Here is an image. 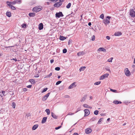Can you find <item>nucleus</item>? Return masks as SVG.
I'll list each match as a JSON object with an SVG mask.
<instances>
[{
  "label": "nucleus",
  "mask_w": 135,
  "mask_h": 135,
  "mask_svg": "<svg viewBox=\"0 0 135 135\" xmlns=\"http://www.w3.org/2000/svg\"><path fill=\"white\" fill-rule=\"evenodd\" d=\"M42 9V7L41 6H37L33 7L32 10L33 12H37L40 11Z\"/></svg>",
  "instance_id": "f257e3e1"
},
{
  "label": "nucleus",
  "mask_w": 135,
  "mask_h": 135,
  "mask_svg": "<svg viewBox=\"0 0 135 135\" xmlns=\"http://www.w3.org/2000/svg\"><path fill=\"white\" fill-rule=\"evenodd\" d=\"M111 17L110 16H107V17L106 19H104L103 21V22L105 24H108L110 23L109 21L107 19H108L109 20Z\"/></svg>",
  "instance_id": "f03ea898"
},
{
  "label": "nucleus",
  "mask_w": 135,
  "mask_h": 135,
  "mask_svg": "<svg viewBox=\"0 0 135 135\" xmlns=\"http://www.w3.org/2000/svg\"><path fill=\"white\" fill-rule=\"evenodd\" d=\"M130 15L132 17H135V11H134L133 9H131L130 10Z\"/></svg>",
  "instance_id": "7ed1b4c3"
},
{
  "label": "nucleus",
  "mask_w": 135,
  "mask_h": 135,
  "mask_svg": "<svg viewBox=\"0 0 135 135\" xmlns=\"http://www.w3.org/2000/svg\"><path fill=\"white\" fill-rule=\"evenodd\" d=\"M56 17L60 18V17H62L64 15L61 12H59L56 13L55 14Z\"/></svg>",
  "instance_id": "20e7f679"
},
{
  "label": "nucleus",
  "mask_w": 135,
  "mask_h": 135,
  "mask_svg": "<svg viewBox=\"0 0 135 135\" xmlns=\"http://www.w3.org/2000/svg\"><path fill=\"white\" fill-rule=\"evenodd\" d=\"M109 75V74L108 73H106L101 76L99 78V80H103L105 78L108 77Z\"/></svg>",
  "instance_id": "39448f33"
},
{
  "label": "nucleus",
  "mask_w": 135,
  "mask_h": 135,
  "mask_svg": "<svg viewBox=\"0 0 135 135\" xmlns=\"http://www.w3.org/2000/svg\"><path fill=\"white\" fill-rule=\"evenodd\" d=\"M125 75L127 76H128L130 75L131 73L130 71L129 70L128 68H126L124 70Z\"/></svg>",
  "instance_id": "423d86ee"
},
{
  "label": "nucleus",
  "mask_w": 135,
  "mask_h": 135,
  "mask_svg": "<svg viewBox=\"0 0 135 135\" xmlns=\"http://www.w3.org/2000/svg\"><path fill=\"white\" fill-rule=\"evenodd\" d=\"M50 93H48L47 94L44 96L42 99V100L43 101H45L49 96Z\"/></svg>",
  "instance_id": "0eeeda50"
},
{
  "label": "nucleus",
  "mask_w": 135,
  "mask_h": 135,
  "mask_svg": "<svg viewBox=\"0 0 135 135\" xmlns=\"http://www.w3.org/2000/svg\"><path fill=\"white\" fill-rule=\"evenodd\" d=\"M84 111L85 112V116H88L90 114V111L88 109H85L84 110Z\"/></svg>",
  "instance_id": "6e6552de"
},
{
  "label": "nucleus",
  "mask_w": 135,
  "mask_h": 135,
  "mask_svg": "<svg viewBox=\"0 0 135 135\" xmlns=\"http://www.w3.org/2000/svg\"><path fill=\"white\" fill-rule=\"evenodd\" d=\"M76 82H74L72 83L68 87L69 89H71L75 87L76 86L75 85Z\"/></svg>",
  "instance_id": "1a4fd4ad"
},
{
  "label": "nucleus",
  "mask_w": 135,
  "mask_h": 135,
  "mask_svg": "<svg viewBox=\"0 0 135 135\" xmlns=\"http://www.w3.org/2000/svg\"><path fill=\"white\" fill-rule=\"evenodd\" d=\"M91 129L89 128H87L85 130V132L87 134L90 133L91 132Z\"/></svg>",
  "instance_id": "9d476101"
},
{
  "label": "nucleus",
  "mask_w": 135,
  "mask_h": 135,
  "mask_svg": "<svg viewBox=\"0 0 135 135\" xmlns=\"http://www.w3.org/2000/svg\"><path fill=\"white\" fill-rule=\"evenodd\" d=\"M36 13L34 12L30 13L28 14V16L30 17H33L35 16Z\"/></svg>",
  "instance_id": "9b49d317"
},
{
  "label": "nucleus",
  "mask_w": 135,
  "mask_h": 135,
  "mask_svg": "<svg viewBox=\"0 0 135 135\" xmlns=\"http://www.w3.org/2000/svg\"><path fill=\"white\" fill-rule=\"evenodd\" d=\"M43 28V24L42 23H40L38 26V29L39 30H42Z\"/></svg>",
  "instance_id": "f8f14e48"
},
{
  "label": "nucleus",
  "mask_w": 135,
  "mask_h": 135,
  "mask_svg": "<svg viewBox=\"0 0 135 135\" xmlns=\"http://www.w3.org/2000/svg\"><path fill=\"white\" fill-rule=\"evenodd\" d=\"M6 15L8 17H10L11 16V12L9 11H7L6 13Z\"/></svg>",
  "instance_id": "ddd939ff"
},
{
  "label": "nucleus",
  "mask_w": 135,
  "mask_h": 135,
  "mask_svg": "<svg viewBox=\"0 0 135 135\" xmlns=\"http://www.w3.org/2000/svg\"><path fill=\"white\" fill-rule=\"evenodd\" d=\"M47 117H44L43 118L41 121V123H45L47 120Z\"/></svg>",
  "instance_id": "4468645a"
},
{
  "label": "nucleus",
  "mask_w": 135,
  "mask_h": 135,
  "mask_svg": "<svg viewBox=\"0 0 135 135\" xmlns=\"http://www.w3.org/2000/svg\"><path fill=\"white\" fill-rule=\"evenodd\" d=\"M98 50L99 51H102L104 52H106V50L103 47H100L98 49Z\"/></svg>",
  "instance_id": "2eb2a0df"
},
{
  "label": "nucleus",
  "mask_w": 135,
  "mask_h": 135,
  "mask_svg": "<svg viewBox=\"0 0 135 135\" xmlns=\"http://www.w3.org/2000/svg\"><path fill=\"white\" fill-rule=\"evenodd\" d=\"M122 35V33L120 32H116L114 33V35L116 36H118Z\"/></svg>",
  "instance_id": "dca6fc26"
},
{
  "label": "nucleus",
  "mask_w": 135,
  "mask_h": 135,
  "mask_svg": "<svg viewBox=\"0 0 135 135\" xmlns=\"http://www.w3.org/2000/svg\"><path fill=\"white\" fill-rule=\"evenodd\" d=\"M86 95H84L83 97H82L80 101L81 102H84L85 100L86 99Z\"/></svg>",
  "instance_id": "f3484780"
},
{
  "label": "nucleus",
  "mask_w": 135,
  "mask_h": 135,
  "mask_svg": "<svg viewBox=\"0 0 135 135\" xmlns=\"http://www.w3.org/2000/svg\"><path fill=\"white\" fill-rule=\"evenodd\" d=\"M6 3L7 5L9 6V7L10 8L12 5L11 2L7 1Z\"/></svg>",
  "instance_id": "a211bd4d"
},
{
  "label": "nucleus",
  "mask_w": 135,
  "mask_h": 135,
  "mask_svg": "<svg viewBox=\"0 0 135 135\" xmlns=\"http://www.w3.org/2000/svg\"><path fill=\"white\" fill-rule=\"evenodd\" d=\"M38 127V124H36L34 125L32 128V129L33 130H35Z\"/></svg>",
  "instance_id": "6ab92c4d"
},
{
  "label": "nucleus",
  "mask_w": 135,
  "mask_h": 135,
  "mask_svg": "<svg viewBox=\"0 0 135 135\" xmlns=\"http://www.w3.org/2000/svg\"><path fill=\"white\" fill-rule=\"evenodd\" d=\"M51 116L52 117L55 118L57 119V116L53 112H52L51 113Z\"/></svg>",
  "instance_id": "aec40b11"
},
{
  "label": "nucleus",
  "mask_w": 135,
  "mask_h": 135,
  "mask_svg": "<svg viewBox=\"0 0 135 135\" xmlns=\"http://www.w3.org/2000/svg\"><path fill=\"white\" fill-rule=\"evenodd\" d=\"M113 103L115 104H120L122 103V102L120 101H118V100H115L113 102Z\"/></svg>",
  "instance_id": "412c9836"
},
{
  "label": "nucleus",
  "mask_w": 135,
  "mask_h": 135,
  "mask_svg": "<svg viewBox=\"0 0 135 135\" xmlns=\"http://www.w3.org/2000/svg\"><path fill=\"white\" fill-rule=\"evenodd\" d=\"M83 106L85 108H91V107H89L88 104H84L83 105Z\"/></svg>",
  "instance_id": "4be33fe9"
},
{
  "label": "nucleus",
  "mask_w": 135,
  "mask_h": 135,
  "mask_svg": "<svg viewBox=\"0 0 135 135\" xmlns=\"http://www.w3.org/2000/svg\"><path fill=\"white\" fill-rule=\"evenodd\" d=\"M16 4H20L22 3V0H15Z\"/></svg>",
  "instance_id": "5701e85b"
},
{
  "label": "nucleus",
  "mask_w": 135,
  "mask_h": 135,
  "mask_svg": "<svg viewBox=\"0 0 135 135\" xmlns=\"http://www.w3.org/2000/svg\"><path fill=\"white\" fill-rule=\"evenodd\" d=\"M84 54V52H83V51H81L80 52H79L77 53V55L78 56H80L82 55L83 54Z\"/></svg>",
  "instance_id": "b1692460"
},
{
  "label": "nucleus",
  "mask_w": 135,
  "mask_h": 135,
  "mask_svg": "<svg viewBox=\"0 0 135 135\" xmlns=\"http://www.w3.org/2000/svg\"><path fill=\"white\" fill-rule=\"evenodd\" d=\"M66 38L64 36H60V39L61 40H64L66 39Z\"/></svg>",
  "instance_id": "393cba45"
},
{
  "label": "nucleus",
  "mask_w": 135,
  "mask_h": 135,
  "mask_svg": "<svg viewBox=\"0 0 135 135\" xmlns=\"http://www.w3.org/2000/svg\"><path fill=\"white\" fill-rule=\"evenodd\" d=\"M45 111L47 113V115H49L50 114V112L49 109H47Z\"/></svg>",
  "instance_id": "a878e982"
},
{
  "label": "nucleus",
  "mask_w": 135,
  "mask_h": 135,
  "mask_svg": "<svg viewBox=\"0 0 135 135\" xmlns=\"http://www.w3.org/2000/svg\"><path fill=\"white\" fill-rule=\"evenodd\" d=\"M59 4L58 2L56 3L54 5V6L55 7H58L60 6H59Z\"/></svg>",
  "instance_id": "bb28decb"
},
{
  "label": "nucleus",
  "mask_w": 135,
  "mask_h": 135,
  "mask_svg": "<svg viewBox=\"0 0 135 135\" xmlns=\"http://www.w3.org/2000/svg\"><path fill=\"white\" fill-rule=\"evenodd\" d=\"M86 68V67L85 66L81 67L79 69V70L80 71H84Z\"/></svg>",
  "instance_id": "cd10ccee"
},
{
  "label": "nucleus",
  "mask_w": 135,
  "mask_h": 135,
  "mask_svg": "<svg viewBox=\"0 0 135 135\" xmlns=\"http://www.w3.org/2000/svg\"><path fill=\"white\" fill-rule=\"evenodd\" d=\"M71 3H69L66 6V8H69L71 6Z\"/></svg>",
  "instance_id": "c85d7f7f"
},
{
  "label": "nucleus",
  "mask_w": 135,
  "mask_h": 135,
  "mask_svg": "<svg viewBox=\"0 0 135 135\" xmlns=\"http://www.w3.org/2000/svg\"><path fill=\"white\" fill-rule=\"evenodd\" d=\"M12 105L13 108H15L16 106V104L15 102H13L12 103Z\"/></svg>",
  "instance_id": "c756f323"
},
{
  "label": "nucleus",
  "mask_w": 135,
  "mask_h": 135,
  "mask_svg": "<svg viewBox=\"0 0 135 135\" xmlns=\"http://www.w3.org/2000/svg\"><path fill=\"white\" fill-rule=\"evenodd\" d=\"M48 88H44L43 90L41 92V93H43L45 92L47 90Z\"/></svg>",
  "instance_id": "7c9ffc66"
},
{
  "label": "nucleus",
  "mask_w": 135,
  "mask_h": 135,
  "mask_svg": "<svg viewBox=\"0 0 135 135\" xmlns=\"http://www.w3.org/2000/svg\"><path fill=\"white\" fill-rule=\"evenodd\" d=\"M26 24L25 23H23L22 25V27L24 28H26Z\"/></svg>",
  "instance_id": "2f4dec72"
},
{
  "label": "nucleus",
  "mask_w": 135,
  "mask_h": 135,
  "mask_svg": "<svg viewBox=\"0 0 135 135\" xmlns=\"http://www.w3.org/2000/svg\"><path fill=\"white\" fill-rule=\"evenodd\" d=\"M52 74V73H51L49 75H46V76L45 77V78L50 77L51 76Z\"/></svg>",
  "instance_id": "473e14b6"
},
{
  "label": "nucleus",
  "mask_w": 135,
  "mask_h": 135,
  "mask_svg": "<svg viewBox=\"0 0 135 135\" xmlns=\"http://www.w3.org/2000/svg\"><path fill=\"white\" fill-rule=\"evenodd\" d=\"M99 111L98 110H95L94 112V114L95 115H97L98 114Z\"/></svg>",
  "instance_id": "72a5a7b5"
},
{
  "label": "nucleus",
  "mask_w": 135,
  "mask_h": 135,
  "mask_svg": "<svg viewBox=\"0 0 135 135\" xmlns=\"http://www.w3.org/2000/svg\"><path fill=\"white\" fill-rule=\"evenodd\" d=\"M101 83V81H99L98 82H96L94 83V85H98L99 84Z\"/></svg>",
  "instance_id": "f704fd0d"
},
{
  "label": "nucleus",
  "mask_w": 135,
  "mask_h": 135,
  "mask_svg": "<svg viewBox=\"0 0 135 135\" xmlns=\"http://www.w3.org/2000/svg\"><path fill=\"white\" fill-rule=\"evenodd\" d=\"M30 81L31 83H34L35 82V81L33 79H30L29 80Z\"/></svg>",
  "instance_id": "c9c22d12"
},
{
  "label": "nucleus",
  "mask_w": 135,
  "mask_h": 135,
  "mask_svg": "<svg viewBox=\"0 0 135 135\" xmlns=\"http://www.w3.org/2000/svg\"><path fill=\"white\" fill-rule=\"evenodd\" d=\"M113 59V57L111 58L110 59H109L108 60V62H112V60Z\"/></svg>",
  "instance_id": "e433bc0d"
},
{
  "label": "nucleus",
  "mask_w": 135,
  "mask_h": 135,
  "mask_svg": "<svg viewBox=\"0 0 135 135\" xmlns=\"http://www.w3.org/2000/svg\"><path fill=\"white\" fill-rule=\"evenodd\" d=\"M103 118H100L98 122V124H100V122H102V120H103Z\"/></svg>",
  "instance_id": "4c0bfd02"
},
{
  "label": "nucleus",
  "mask_w": 135,
  "mask_h": 135,
  "mask_svg": "<svg viewBox=\"0 0 135 135\" xmlns=\"http://www.w3.org/2000/svg\"><path fill=\"white\" fill-rule=\"evenodd\" d=\"M61 81H57L56 83V85H57L59 84H60L61 82Z\"/></svg>",
  "instance_id": "58836bf2"
},
{
  "label": "nucleus",
  "mask_w": 135,
  "mask_h": 135,
  "mask_svg": "<svg viewBox=\"0 0 135 135\" xmlns=\"http://www.w3.org/2000/svg\"><path fill=\"white\" fill-rule=\"evenodd\" d=\"M12 9L15 10L16 9V8L12 5L10 7Z\"/></svg>",
  "instance_id": "ea45409f"
},
{
  "label": "nucleus",
  "mask_w": 135,
  "mask_h": 135,
  "mask_svg": "<svg viewBox=\"0 0 135 135\" xmlns=\"http://www.w3.org/2000/svg\"><path fill=\"white\" fill-rule=\"evenodd\" d=\"M67 50L66 49H64L63 50V53H65L67 52Z\"/></svg>",
  "instance_id": "a19ab883"
},
{
  "label": "nucleus",
  "mask_w": 135,
  "mask_h": 135,
  "mask_svg": "<svg viewBox=\"0 0 135 135\" xmlns=\"http://www.w3.org/2000/svg\"><path fill=\"white\" fill-rule=\"evenodd\" d=\"M60 69V68L59 67H56L55 68V70L56 71H59Z\"/></svg>",
  "instance_id": "79ce46f5"
},
{
  "label": "nucleus",
  "mask_w": 135,
  "mask_h": 135,
  "mask_svg": "<svg viewBox=\"0 0 135 135\" xmlns=\"http://www.w3.org/2000/svg\"><path fill=\"white\" fill-rule=\"evenodd\" d=\"M96 118L95 117H93L90 119V120L91 121H94L96 119Z\"/></svg>",
  "instance_id": "37998d69"
},
{
  "label": "nucleus",
  "mask_w": 135,
  "mask_h": 135,
  "mask_svg": "<svg viewBox=\"0 0 135 135\" xmlns=\"http://www.w3.org/2000/svg\"><path fill=\"white\" fill-rule=\"evenodd\" d=\"M12 5H15L16 4V2L15 0H14L13 1L11 2Z\"/></svg>",
  "instance_id": "c03bdc74"
},
{
  "label": "nucleus",
  "mask_w": 135,
  "mask_h": 135,
  "mask_svg": "<svg viewBox=\"0 0 135 135\" xmlns=\"http://www.w3.org/2000/svg\"><path fill=\"white\" fill-rule=\"evenodd\" d=\"M110 90L111 91H112L114 93H116L117 92V90H113L111 89Z\"/></svg>",
  "instance_id": "a18cd8bd"
},
{
  "label": "nucleus",
  "mask_w": 135,
  "mask_h": 135,
  "mask_svg": "<svg viewBox=\"0 0 135 135\" xmlns=\"http://www.w3.org/2000/svg\"><path fill=\"white\" fill-rule=\"evenodd\" d=\"M100 17L102 19H103L104 18V15L103 14H102L100 16Z\"/></svg>",
  "instance_id": "49530a36"
},
{
  "label": "nucleus",
  "mask_w": 135,
  "mask_h": 135,
  "mask_svg": "<svg viewBox=\"0 0 135 135\" xmlns=\"http://www.w3.org/2000/svg\"><path fill=\"white\" fill-rule=\"evenodd\" d=\"M74 114V113H69L67 115H72Z\"/></svg>",
  "instance_id": "de8ad7c7"
},
{
  "label": "nucleus",
  "mask_w": 135,
  "mask_h": 135,
  "mask_svg": "<svg viewBox=\"0 0 135 135\" xmlns=\"http://www.w3.org/2000/svg\"><path fill=\"white\" fill-rule=\"evenodd\" d=\"M39 77V75L37 74H36L34 76V77L35 78H38Z\"/></svg>",
  "instance_id": "09e8293b"
},
{
  "label": "nucleus",
  "mask_w": 135,
  "mask_h": 135,
  "mask_svg": "<svg viewBox=\"0 0 135 135\" xmlns=\"http://www.w3.org/2000/svg\"><path fill=\"white\" fill-rule=\"evenodd\" d=\"M91 40L93 41H94L95 40V36L94 35H93L92 36Z\"/></svg>",
  "instance_id": "8fccbe9b"
},
{
  "label": "nucleus",
  "mask_w": 135,
  "mask_h": 135,
  "mask_svg": "<svg viewBox=\"0 0 135 135\" xmlns=\"http://www.w3.org/2000/svg\"><path fill=\"white\" fill-rule=\"evenodd\" d=\"M48 1H51L53 2H56L58 0H47Z\"/></svg>",
  "instance_id": "3c124183"
},
{
  "label": "nucleus",
  "mask_w": 135,
  "mask_h": 135,
  "mask_svg": "<svg viewBox=\"0 0 135 135\" xmlns=\"http://www.w3.org/2000/svg\"><path fill=\"white\" fill-rule=\"evenodd\" d=\"M61 126H58L57 127H56V128H55V129L56 130H57L59 129H60L61 127Z\"/></svg>",
  "instance_id": "603ef678"
},
{
  "label": "nucleus",
  "mask_w": 135,
  "mask_h": 135,
  "mask_svg": "<svg viewBox=\"0 0 135 135\" xmlns=\"http://www.w3.org/2000/svg\"><path fill=\"white\" fill-rule=\"evenodd\" d=\"M72 41V40H70L68 41V45H70L71 44V43Z\"/></svg>",
  "instance_id": "864d4df0"
},
{
  "label": "nucleus",
  "mask_w": 135,
  "mask_h": 135,
  "mask_svg": "<svg viewBox=\"0 0 135 135\" xmlns=\"http://www.w3.org/2000/svg\"><path fill=\"white\" fill-rule=\"evenodd\" d=\"M105 69H106V70L107 71H109L110 73L111 72V71H110V70L109 69V68H105Z\"/></svg>",
  "instance_id": "5fc2aeb1"
},
{
  "label": "nucleus",
  "mask_w": 135,
  "mask_h": 135,
  "mask_svg": "<svg viewBox=\"0 0 135 135\" xmlns=\"http://www.w3.org/2000/svg\"><path fill=\"white\" fill-rule=\"evenodd\" d=\"M59 4V6H60L62 4V2L59 1V2H57Z\"/></svg>",
  "instance_id": "6e6d98bb"
},
{
  "label": "nucleus",
  "mask_w": 135,
  "mask_h": 135,
  "mask_svg": "<svg viewBox=\"0 0 135 135\" xmlns=\"http://www.w3.org/2000/svg\"><path fill=\"white\" fill-rule=\"evenodd\" d=\"M64 97L65 98H69L70 97V96L68 95H66Z\"/></svg>",
  "instance_id": "4d7b16f0"
},
{
  "label": "nucleus",
  "mask_w": 135,
  "mask_h": 135,
  "mask_svg": "<svg viewBox=\"0 0 135 135\" xmlns=\"http://www.w3.org/2000/svg\"><path fill=\"white\" fill-rule=\"evenodd\" d=\"M32 86V85H28V86H27V88H31Z\"/></svg>",
  "instance_id": "13d9d810"
},
{
  "label": "nucleus",
  "mask_w": 135,
  "mask_h": 135,
  "mask_svg": "<svg viewBox=\"0 0 135 135\" xmlns=\"http://www.w3.org/2000/svg\"><path fill=\"white\" fill-rule=\"evenodd\" d=\"M106 37L108 40H109L110 38V37L108 36H106Z\"/></svg>",
  "instance_id": "bf43d9fd"
},
{
  "label": "nucleus",
  "mask_w": 135,
  "mask_h": 135,
  "mask_svg": "<svg viewBox=\"0 0 135 135\" xmlns=\"http://www.w3.org/2000/svg\"><path fill=\"white\" fill-rule=\"evenodd\" d=\"M1 93H2V94L3 95H4V94H5V92H4V91L2 90L1 91Z\"/></svg>",
  "instance_id": "052dcab7"
},
{
  "label": "nucleus",
  "mask_w": 135,
  "mask_h": 135,
  "mask_svg": "<svg viewBox=\"0 0 135 135\" xmlns=\"http://www.w3.org/2000/svg\"><path fill=\"white\" fill-rule=\"evenodd\" d=\"M54 60L53 59H51L50 60V62L51 63H52L54 62Z\"/></svg>",
  "instance_id": "680f3d73"
},
{
  "label": "nucleus",
  "mask_w": 135,
  "mask_h": 135,
  "mask_svg": "<svg viewBox=\"0 0 135 135\" xmlns=\"http://www.w3.org/2000/svg\"><path fill=\"white\" fill-rule=\"evenodd\" d=\"M23 91H26L27 90V89L26 88H24L23 89Z\"/></svg>",
  "instance_id": "e2e57ef3"
},
{
  "label": "nucleus",
  "mask_w": 135,
  "mask_h": 135,
  "mask_svg": "<svg viewBox=\"0 0 135 135\" xmlns=\"http://www.w3.org/2000/svg\"><path fill=\"white\" fill-rule=\"evenodd\" d=\"M12 60H14L15 61H17V60L16 59V58H15V59L14 58H13Z\"/></svg>",
  "instance_id": "0e129e2a"
},
{
  "label": "nucleus",
  "mask_w": 135,
  "mask_h": 135,
  "mask_svg": "<svg viewBox=\"0 0 135 135\" xmlns=\"http://www.w3.org/2000/svg\"><path fill=\"white\" fill-rule=\"evenodd\" d=\"M91 25V22H89L88 23V25L89 26H90Z\"/></svg>",
  "instance_id": "69168bd1"
},
{
  "label": "nucleus",
  "mask_w": 135,
  "mask_h": 135,
  "mask_svg": "<svg viewBox=\"0 0 135 135\" xmlns=\"http://www.w3.org/2000/svg\"><path fill=\"white\" fill-rule=\"evenodd\" d=\"M73 135H78V133H75L73 134Z\"/></svg>",
  "instance_id": "338daca9"
},
{
  "label": "nucleus",
  "mask_w": 135,
  "mask_h": 135,
  "mask_svg": "<svg viewBox=\"0 0 135 135\" xmlns=\"http://www.w3.org/2000/svg\"><path fill=\"white\" fill-rule=\"evenodd\" d=\"M26 115L27 116V117H28V116H30V114L29 113L28 114H27Z\"/></svg>",
  "instance_id": "774afa93"
}]
</instances>
